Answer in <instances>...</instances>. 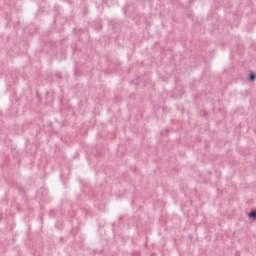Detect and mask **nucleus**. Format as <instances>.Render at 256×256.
Segmentation results:
<instances>
[{"mask_svg": "<svg viewBox=\"0 0 256 256\" xmlns=\"http://www.w3.org/2000/svg\"><path fill=\"white\" fill-rule=\"evenodd\" d=\"M255 81H256V73L254 71H251L249 75V82H255Z\"/></svg>", "mask_w": 256, "mask_h": 256, "instance_id": "f257e3e1", "label": "nucleus"}, {"mask_svg": "<svg viewBox=\"0 0 256 256\" xmlns=\"http://www.w3.org/2000/svg\"><path fill=\"white\" fill-rule=\"evenodd\" d=\"M249 218L253 219V220H256V210H252L249 215H248Z\"/></svg>", "mask_w": 256, "mask_h": 256, "instance_id": "f03ea898", "label": "nucleus"}]
</instances>
